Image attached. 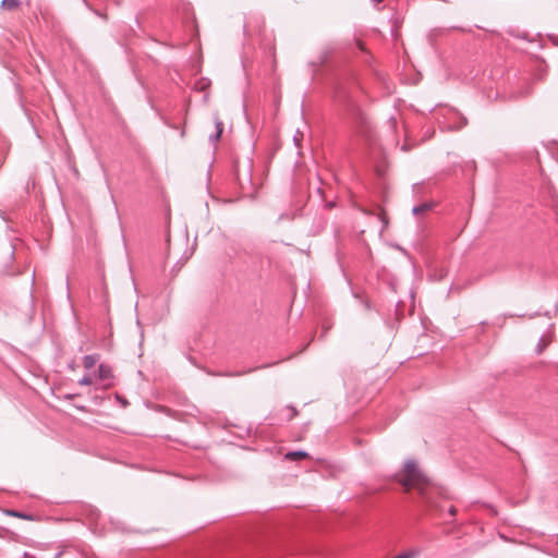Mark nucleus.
Listing matches in <instances>:
<instances>
[{"mask_svg":"<svg viewBox=\"0 0 558 558\" xmlns=\"http://www.w3.org/2000/svg\"><path fill=\"white\" fill-rule=\"evenodd\" d=\"M20 4V1L19 0H2V8L4 9H8V10H13L15 8H17Z\"/></svg>","mask_w":558,"mask_h":558,"instance_id":"39448f33","label":"nucleus"},{"mask_svg":"<svg viewBox=\"0 0 558 558\" xmlns=\"http://www.w3.org/2000/svg\"><path fill=\"white\" fill-rule=\"evenodd\" d=\"M456 512V509L453 507L450 508V513L453 515Z\"/></svg>","mask_w":558,"mask_h":558,"instance_id":"f8f14e48","label":"nucleus"},{"mask_svg":"<svg viewBox=\"0 0 558 558\" xmlns=\"http://www.w3.org/2000/svg\"><path fill=\"white\" fill-rule=\"evenodd\" d=\"M98 362L97 355H86L83 360V365L86 371H90L95 367Z\"/></svg>","mask_w":558,"mask_h":558,"instance_id":"20e7f679","label":"nucleus"},{"mask_svg":"<svg viewBox=\"0 0 558 558\" xmlns=\"http://www.w3.org/2000/svg\"><path fill=\"white\" fill-rule=\"evenodd\" d=\"M9 514L13 515V517H17V518H25V515H23L22 513L20 512H16V511H10Z\"/></svg>","mask_w":558,"mask_h":558,"instance_id":"9d476101","label":"nucleus"},{"mask_svg":"<svg viewBox=\"0 0 558 558\" xmlns=\"http://www.w3.org/2000/svg\"><path fill=\"white\" fill-rule=\"evenodd\" d=\"M216 129H217V132L214 136V141H218L220 138L222 130H223L222 122L219 121L218 119H216Z\"/></svg>","mask_w":558,"mask_h":558,"instance_id":"6e6552de","label":"nucleus"},{"mask_svg":"<svg viewBox=\"0 0 558 558\" xmlns=\"http://www.w3.org/2000/svg\"><path fill=\"white\" fill-rule=\"evenodd\" d=\"M305 457H306V452H304V451H292V452H288L286 454V458L289 460H298V459H302Z\"/></svg>","mask_w":558,"mask_h":558,"instance_id":"423d86ee","label":"nucleus"},{"mask_svg":"<svg viewBox=\"0 0 558 558\" xmlns=\"http://www.w3.org/2000/svg\"><path fill=\"white\" fill-rule=\"evenodd\" d=\"M399 482L407 489H416L423 496H425L427 490L432 488L429 480L417 468L413 460H408L404 463L403 470L399 474Z\"/></svg>","mask_w":558,"mask_h":558,"instance_id":"f257e3e1","label":"nucleus"},{"mask_svg":"<svg viewBox=\"0 0 558 558\" xmlns=\"http://www.w3.org/2000/svg\"><path fill=\"white\" fill-rule=\"evenodd\" d=\"M98 387H109L112 384V371L108 365L100 364L97 368Z\"/></svg>","mask_w":558,"mask_h":558,"instance_id":"f03ea898","label":"nucleus"},{"mask_svg":"<svg viewBox=\"0 0 558 558\" xmlns=\"http://www.w3.org/2000/svg\"><path fill=\"white\" fill-rule=\"evenodd\" d=\"M428 208H429V205H427V204H423V205H421V206H415V207L413 208V214H414V215H418V214H421V213L426 211Z\"/></svg>","mask_w":558,"mask_h":558,"instance_id":"1a4fd4ad","label":"nucleus"},{"mask_svg":"<svg viewBox=\"0 0 558 558\" xmlns=\"http://www.w3.org/2000/svg\"><path fill=\"white\" fill-rule=\"evenodd\" d=\"M81 385H93L98 388V373L97 369L87 371L84 377L80 380Z\"/></svg>","mask_w":558,"mask_h":558,"instance_id":"7ed1b4c3","label":"nucleus"},{"mask_svg":"<svg viewBox=\"0 0 558 558\" xmlns=\"http://www.w3.org/2000/svg\"><path fill=\"white\" fill-rule=\"evenodd\" d=\"M66 283H68V296H70V276H66Z\"/></svg>","mask_w":558,"mask_h":558,"instance_id":"9b49d317","label":"nucleus"},{"mask_svg":"<svg viewBox=\"0 0 558 558\" xmlns=\"http://www.w3.org/2000/svg\"><path fill=\"white\" fill-rule=\"evenodd\" d=\"M549 342H550V338L547 336H543L539 339V342L537 344V352L538 353L543 352V350L549 344Z\"/></svg>","mask_w":558,"mask_h":558,"instance_id":"0eeeda50","label":"nucleus"}]
</instances>
